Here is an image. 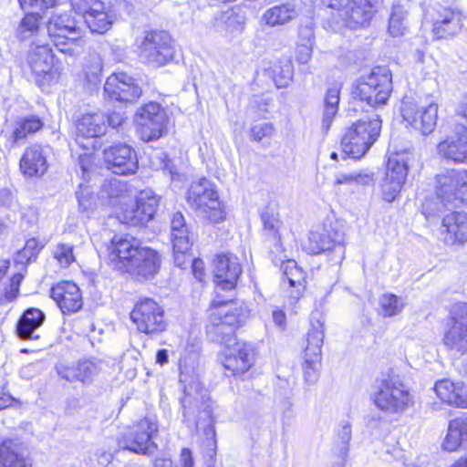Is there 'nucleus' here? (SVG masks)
<instances>
[{
  "label": "nucleus",
  "instance_id": "nucleus-1",
  "mask_svg": "<svg viewBox=\"0 0 467 467\" xmlns=\"http://www.w3.org/2000/svg\"><path fill=\"white\" fill-rule=\"evenodd\" d=\"M109 260L114 268L148 278L160 268L157 252L142 247L139 241L127 235H115L108 248Z\"/></svg>",
  "mask_w": 467,
  "mask_h": 467
},
{
  "label": "nucleus",
  "instance_id": "nucleus-2",
  "mask_svg": "<svg viewBox=\"0 0 467 467\" xmlns=\"http://www.w3.org/2000/svg\"><path fill=\"white\" fill-rule=\"evenodd\" d=\"M330 9L327 26L335 32L356 30L369 25L381 0H320Z\"/></svg>",
  "mask_w": 467,
  "mask_h": 467
},
{
  "label": "nucleus",
  "instance_id": "nucleus-3",
  "mask_svg": "<svg viewBox=\"0 0 467 467\" xmlns=\"http://www.w3.org/2000/svg\"><path fill=\"white\" fill-rule=\"evenodd\" d=\"M392 90V77L386 67H375L371 72L361 77L352 88L351 97L353 109L359 107L368 111L366 107L375 109L385 105Z\"/></svg>",
  "mask_w": 467,
  "mask_h": 467
},
{
  "label": "nucleus",
  "instance_id": "nucleus-4",
  "mask_svg": "<svg viewBox=\"0 0 467 467\" xmlns=\"http://www.w3.org/2000/svg\"><path fill=\"white\" fill-rule=\"evenodd\" d=\"M381 130V119L373 113L353 122L341 139L343 159L359 160L377 141Z\"/></svg>",
  "mask_w": 467,
  "mask_h": 467
},
{
  "label": "nucleus",
  "instance_id": "nucleus-5",
  "mask_svg": "<svg viewBox=\"0 0 467 467\" xmlns=\"http://www.w3.org/2000/svg\"><path fill=\"white\" fill-rule=\"evenodd\" d=\"M187 202L198 216L205 220L216 223L224 219L225 213L222 208L218 192L214 184L206 178L192 182L188 190Z\"/></svg>",
  "mask_w": 467,
  "mask_h": 467
},
{
  "label": "nucleus",
  "instance_id": "nucleus-6",
  "mask_svg": "<svg viewBox=\"0 0 467 467\" xmlns=\"http://www.w3.org/2000/svg\"><path fill=\"white\" fill-rule=\"evenodd\" d=\"M371 399L378 409L389 414L402 413L413 402L404 384L390 377L376 381Z\"/></svg>",
  "mask_w": 467,
  "mask_h": 467
},
{
  "label": "nucleus",
  "instance_id": "nucleus-7",
  "mask_svg": "<svg viewBox=\"0 0 467 467\" xmlns=\"http://www.w3.org/2000/svg\"><path fill=\"white\" fill-rule=\"evenodd\" d=\"M308 250L313 254L327 253L332 264H341L345 258V232L340 223H331L311 232Z\"/></svg>",
  "mask_w": 467,
  "mask_h": 467
},
{
  "label": "nucleus",
  "instance_id": "nucleus-8",
  "mask_svg": "<svg viewBox=\"0 0 467 467\" xmlns=\"http://www.w3.org/2000/svg\"><path fill=\"white\" fill-rule=\"evenodd\" d=\"M139 50L140 60L154 67L170 63L176 51L171 35L163 30L146 31L139 45Z\"/></svg>",
  "mask_w": 467,
  "mask_h": 467
},
{
  "label": "nucleus",
  "instance_id": "nucleus-9",
  "mask_svg": "<svg viewBox=\"0 0 467 467\" xmlns=\"http://www.w3.org/2000/svg\"><path fill=\"white\" fill-rule=\"evenodd\" d=\"M192 386H184V397L181 400L182 408L183 421L188 427L195 426L196 428L203 425L205 433L213 434V429L212 400L205 391H198L199 385L196 387L195 395L189 392Z\"/></svg>",
  "mask_w": 467,
  "mask_h": 467
},
{
  "label": "nucleus",
  "instance_id": "nucleus-10",
  "mask_svg": "<svg viewBox=\"0 0 467 467\" xmlns=\"http://www.w3.org/2000/svg\"><path fill=\"white\" fill-rule=\"evenodd\" d=\"M400 112L404 121L422 135L433 132L438 120V105L434 102H417L406 96L401 100Z\"/></svg>",
  "mask_w": 467,
  "mask_h": 467
},
{
  "label": "nucleus",
  "instance_id": "nucleus-11",
  "mask_svg": "<svg viewBox=\"0 0 467 467\" xmlns=\"http://www.w3.org/2000/svg\"><path fill=\"white\" fill-rule=\"evenodd\" d=\"M130 316L131 322L140 333L153 337L166 329L164 310L151 298L140 299Z\"/></svg>",
  "mask_w": 467,
  "mask_h": 467
},
{
  "label": "nucleus",
  "instance_id": "nucleus-12",
  "mask_svg": "<svg viewBox=\"0 0 467 467\" xmlns=\"http://www.w3.org/2000/svg\"><path fill=\"white\" fill-rule=\"evenodd\" d=\"M310 322L311 328L307 333L303 371L306 383L313 384L318 378L321 348L324 341V323L320 320V314L317 312L311 315Z\"/></svg>",
  "mask_w": 467,
  "mask_h": 467
},
{
  "label": "nucleus",
  "instance_id": "nucleus-13",
  "mask_svg": "<svg viewBox=\"0 0 467 467\" xmlns=\"http://www.w3.org/2000/svg\"><path fill=\"white\" fill-rule=\"evenodd\" d=\"M157 432V421L153 418L146 417L125 432L119 439L118 444L119 448L138 454L151 453L156 448L152 438Z\"/></svg>",
  "mask_w": 467,
  "mask_h": 467
},
{
  "label": "nucleus",
  "instance_id": "nucleus-14",
  "mask_svg": "<svg viewBox=\"0 0 467 467\" xmlns=\"http://www.w3.org/2000/svg\"><path fill=\"white\" fill-rule=\"evenodd\" d=\"M140 139L144 141L159 140L166 130L167 114L157 102H150L138 109L135 115Z\"/></svg>",
  "mask_w": 467,
  "mask_h": 467
},
{
  "label": "nucleus",
  "instance_id": "nucleus-15",
  "mask_svg": "<svg viewBox=\"0 0 467 467\" xmlns=\"http://www.w3.org/2000/svg\"><path fill=\"white\" fill-rule=\"evenodd\" d=\"M436 194L448 210L467 195V171L451 169L436 177Z\"/></svg>",
  "mask_w": 467,
  "mask_h": 467
},
{
  "label": "nucleus",
  "instance_id": "nucleus-16",
  "mask_svg": "<svg viewBox=\"0 0 467 467\" xmlns=\"http://www.w3.org/2000/svg\"><path fill=\"white\" fill-rule=\"evenodd\" d=\"M453 0H434L431 7L432 32L437 39L448 38L456 36L462 27V14L451 6Z\"/></svg>",
  "mask_w": 467,
  "mask_h": 467
},
{
  "label": "nucleus",
  "instance_id": "nucleus-17",
  "mask_svg": "<svg viewBox=\"0 0 467 467\" xmlns=\"http://www.w3.org/2000/svg\"><path fill=\"white\" fill-rule=\"evenodd\" d=\"M159 197L150 189L140 191L135 204L127 206L119 215L122 223L131 226H144L151 221L159 205Z\"/></svg>",
  "mask_w": 467,
  "mask_h": 467
},
{
  "label": "nucleus",
  "instance_id": "nucleus-18",
  "mask_svg": "<svg viewBox=\"0 0 467 467\" xmlns=\"http://www.w3.org/2000/svg\"><path fill=\"white\" fill-rule=\"evenodd\" d=\"M443 342L450 349L467 353V303L456 304L451 308Z\"/></svg>",
  "mask_w": 467,
  "mask_h": 467
},
{
  "label": "nucleus",
  "instance_id": "nucleus-19",
  "mask_svg": "<svg viewBox=\"0 0 467 467\" xmlns=\"http://www.w3.org/2000/svg\"><path fill=\"white\" fill-rule=\"evenodd\" d=\"M142 93L136 80L125 72L110 75L104 85V95L110 100L123 103L136 101Z\"/></svg>",
  "mask_w": 467,
  "mask_h": 467
},
{
  "label": "nucleus",
  "instance_id": "nucleus-20",
  "mask_svg": "<svg viewBox=\"0 0 467 467\" xmlns=\"http://www.w3.org/2000/svg\"><path fill=\"white\" fill-rule=\"evenodd\" d=\"M254 349L249 343L239 341L226 347L222 364L227 376H242L252 367Z\"/></svg>",
  "mask_w": 467,
  "mask_h": 467
},
{
  "label": "nucleus",
  "instance_id": "nucleus-21",
  "mask_svg": "<svg viewBox=\"0 0 467 467\" xmlns=\"http://www.w3.org/2000/svg\"><path fill=\"white\" fill-rule=\"evenodd\" d=\"M103 153L108 169L115 174H133L139 168L136 151L126 143L114 144L105 149Z\"/></svg>",
  "mask_w": 467,
  "mask_h": 467
},
{
  "label": "nucleus",
  "instance_id": "nucleus-22",
  "mask_svg": "<svg viewBox=\"0 0 467 467\" xmlns=\"http://www.w3.org/2000/svg\"><path fill=\"white\" fill-rule=\"evenodd\" d=\"M242 271L237 256L233 254H218L214 260L213 269L217 294L219 291L234 290Z\"/></svg>",
  "mask_w": 467,
  "mask_h": 467
},
{
  "label": "nucleus",
  "instance_id": "nucleus-23",
  "mask_svg": "<svg viewBox=\"0 0 467 467\" xmlns=\"http://www.w3.org/2000/svg\"><path fill=\"white\" fill-rule=\"evenodd\" d=\"M27 62L38 86H43L52 80L54 54L48 44L31 46Z\"/></svg>",
  "mask_w": 467,
  "mask_h": 467
},
{
  "label": "nucleus",
  "instance_id": "nucleus-24",
  "mask_svg": "<svg viewBox=\"0 0 467 467\" xmlns=\"http://www.w3.org/2000/svg\"><path fill=\"white\" fill-rule=\"evenodd\" d=\"M408 164L402 156L390 157L387 162L385 178L382 183L384 200L392 202L399 194L408 174Z\"/></svg>",
  "mask_w": 467,
  "mask_h": 467
},
{
  "label": "nucleus",
  "instance_id": "nucleus-25",
  "mask_svg": "<svg viewBox=\"0 0 467 467\" xmlns=\"http://www.w3.org/2000/svg\"><path fill=\"white\" fill-rule=\"evenodd\" d=\"M49 146L33 144L27 147L20 160V170L26 177H40L48 168L47 156L50 153Z\"/></svg>",
  "mask_w": 467,
  "mask_h": 467
},
{
  "label": "nucleus",
  "instance_id": "nucleus-26",
  "mask_svg": "<svg viewBox=\"0 0 467 467\" xmlns=\"http://www.w3.org/2000/svg\"><path fill=\"white\" fill-rule=\"evenodd\" d=\"M50 296L57 303L63 314L76 313L83 306L79 287L73 282L64 281L52 286Z\"/></svg>",
  "mask_w": 467,
  "mask_h": 467
},
{
  "label": "nucleus",
  "instance_id": "nucleus-27",
  "mask_svg": "<svg viewBox=\"0 0 467 467\" xmlns=\"http://www.w3.org/2000/svg\"><path fill=\"white\" fill-rule=\"evenodd\" d=\"M438 154L455 164L467 163V129L447 137L437 145Z\"/></svg>",
  "mask_w": 467,
  "mask_h": 467
},
{
  "label": "nucleus",
  "instance_id": "nucleus-28",
  "mask_svg": "<svg viewBox=\"0 0 467 467\" xmlns=\"http://www.w3.org/2000/svg\"><path fill=\"white\" fill-rule=\"evenodd\" d=\"M441 234L449 245L467 241V213L452 212L446 214L441 222Z\"/></svg>",
  "mask_w": 467,
  "mask_h": 467
},
{
  "label": "nucleus",
  "instance_id": "nucleus-29",
  "mask_svg": "<svg viewBox=\"0 0 467 467\" xmlns=\"http://www.w3.org/2000/svg\"><path fill=\"white\" fill-rule=\"evenodd\" d=\"M44 127L43 119L34 114L19 118L14 124V130L8 138L11 149L25 144L27 137L34 135Z\"/></svg>",
  "mask_w": 467,
  "mask_h": 467
},
{
  "label": "nucleus",
  "instance_id": "nucleus-30",
  "mask_svg": "<svg viewBox=\"0 0 467 467\" xmlns=\"http://www.w3.org/2000/svg\"><path fill=\"white\" fill-rule=\"evenodd\" d=\"M46 319L45 313L36 307H29L24 311L17 321L16 333L20 339H38L37 329Z\"/></svg>",
  "mask_w": 467,
  "mask_h": 467
},
{
  "label": "nucleus",
  "instance_id": "nucleus-31",
  "mask_svg": "<svg viewBox=\"0 0 467 467\" xmlns=\"http://www.w3.org/2000/svg\"><path fill=\"white\" fill-rule=\"evenodd\" d=\"M434 390L441 401L460 408H467V388L449 379L438 380Z\"/></svg>",
  "mask_w": 467,
  "mask_h": 467
},
{
  "label": "nucleus",
  "instance_id": "nucleus-32",
  "mask_svg": "<svg viewBox=\"0 0 467 467\" xmlns=\"http://www.w3.org/2000/svg\"><path fill=\"white\" fill-rule=\"evenodd\" d=\"M106 131V115L102 112L85 113L77 120L78 137L97 138Z\"/></svg>",
  "mask_w": 467,
  "mask_h": 467
},
{
  "label": "nucleus",
  "instance_id": "nucleus-33",
  "mask_svg": "<svg viewBox=\"0 0 467 467\" xmlns=\"http://www.w3.org/2000/svg\"><path fill=\"white\" fill-rule=\"evenodd\" d=\"M465 442H467V415L464 414L449 422L442 447L448 451H455Z\"/></svg>",
  "mask_w": 467,
  "mask_h": 467
},
{
  "label": "nucleus",
  "instance_id": "nucleus-34",
  "mask_svg": "<svg viewBox=\"0 0 467 467\" xmlns=\"http://www.w3.org/2000/svg\"><path fill=\"white\" fill-rule=\"evenodd\" d=\"M232 304V297L223 299L220 294H217L216 297L213 301V306L214 307V310L213 311L212 315L219 316L222 319V322L226 325V327L233 328L234 333L235 334L236 327L242 324L243 320L237 308H234Z\"/></svg>",
  "mask_w": 467,
  "mask_h": 467
},
{
  "label": "nucleus",
  "instance_id": "nucleus-35",
  "mask_svg": "<svg viewBox=\"0 0 467 467\" xmlns=\"http://www.w3.org/2000/svg\"><path fill=\"white\" fill-rule=\"evenodd\" d=\"M206 334L210 341L230 347L236 341L233 328L226 327L219 316L210 315L206 325Z\"/></svg>",
  "mask_w": 467,
  "mask_h": 467
},
{
  "label": "nucleus",
  "instance_id": "nucleus-36",
  "mask_svg": "<svg viewBox=\"0 0 467 467\" xmlns=\"http://www.w3.org/2000/svg\"><path fill=\"white\" fill-rule=\"evenodd\" d=\"M47 32L49 36H66L70 35H79L80 28L74 16L70 14L53 15L47 24Z\"/></svg>",
  "mask_w": 467,
  "mask_h": 467
},
{
  "label": "nucleus",
  "instance_id": "nucleus-37",
  "mask_svg": "<svg viewBox=\"0 0 467 467\" xmlns=\"http://www.w3.org/2000/svg\"><path fill=\"white\" fill-rule=\"evenodd\" d=\"M1 467H30L22 453L20 444L13 440H6L0 445Z\"/></svg>",
  "mask_w": 467,
  "mask_h": 467
},
{
  "label": "nucleus",
  "instance_id": "nucleus-38",
  "mask_svg": "<svg viewBox=\"0 0 467 467\" xmlns=\"http://www.w3.org/2000/svg\"><path fill=\"white\" fill-rule=\"evenodd\" d=\"M297 11L296 5L291 2L276 5L267 9L264 15L263 19L271 26L285 25L296 18Z\"/></svg>",
  "mask_w": 467,
  "mask_h": 467
},
{
  "label": "nucleus",
  "instance_id": "nucleus-39",
  "mask_svg": "<svg viewBox=\"0 0 467 467\" xmlns=\"http://www.w3.org/2000/svg\"><path fill=\"white\" fill-rule=\"evenodd\" d=\"M351 438V423L347 420H341L338 426L334 430L332 451L335 454V456L343 457V459H348Z\"/></svg>",
  "mask_w": 467,
  "mask_h": 467
},
{
  "label": "nucleus",
  "instance_id": "nucleus-40",
  "mask_svg": "<svg viewBox=\"0 0 467 467\" xmlns=\"http://www.w3.org/2000/svg\"><path fill=\"white\" fill-rule=\"evenodd\" d=\"M340 88L333 86L327 88L324 98V109L321 128L327 133L333 122L334 118L338 112V106L340 101Z\"/></svg>",
  "mask_w": 467,
  "mask_h": 467
},
{
  "label": "nucleus",
  "instance_id": "nucleus-41",
  "mask_svg": "<svg viewBox=\"0 0 467 467\" xmlns=\"http://www.w3.org/2000/svg\"><path fill=\"white\" fill-rule=\"evenodd\" d=\"M408 15L409 12L403 5L397 3L391 6L388 26V32L391 36L399 37L406 34L409 27Z\"/></svg>",
  "mask_w": 467,
  "mask_h": 467
},
{
  "label": "nucleus",
  "instance_id": "nucleus-42",
  "mask_svg": "<svg viewBox=\"0 0 467 467\" xmlns=\"http://www.w3.org/2000/svg\"><path fill=\"white\" fill-rule=\"evenodd\" d=\"M172 248L174 253V261L176 265L182 267L184 261H181V257L190 250L192 246V237L190 227L171 232Z\"/></svg>",
  "mask_w": 467,
  "mask_h": 467
},
{
  "label": "nucleus",
  "instance_id": "nucleus-43",
  "mask_svg": "<svg viewBox=\"0 0 467 467\" xmlns=\"http://www.w3.org/2000/svg\"><path fill=\"white\" fill-rule=\"evenodd\" d=\"M84 21L92 33L98 34L107 32L113 23L112 16L106 11L103 2L100 8L95 9V12L91 15L88 14Z\"/></svg>",
  "mask_w": 467,
  "mask_h": 467
},
{
  "label": "nucleus",
  "instance_id": "nucleus-44",
  "mask_svg": "<svg viewBox=\"0 0 467 467\" xmlns=\"http://www.w3.org/2000/svg\"><path fill=\"white\" fill-rule=\"evenodd\" d=\"M280 269L283 272V281L287 282L289 286L296 288L297 292L300 291L301 287H304L305 284V273L301 267H299L295 260L282 261Z\"/></svg>",
  "mask_w": 467,
  "mask_h": 467
},
{
  "label": "nucleus",
  "instance_id": "nucleus-45",
  "mask_svg": "<svg viewBox=\"0 0 467 467\" xmlns=\"http://www.w3.org/2000/svg\"><path fill=\"white\" fill-rule=\"evenodd\" d=\"M41 18L38 12H27L17 27V37L20 40H27L35 36L39 30Z\"/></svg>",
  "mask_w": 467,
  "mask_h": 467
},
{
  "label": "nucleus",
  "instance_id": "nucleus-46",
  "mask_svg": "<svg viewBox=\"0 0 467 467\" xmlns=\"http://www.w3.org/2000/svg\"><path fill=\"white\" fill-rule=\"evenodd\" d=\"M102 61L99 56L91 55L86 62L84 75L87 84L90 89L97 88L102 80Z\"/></svg>",
  "mask_w": 467,
  "mask_h": 467
},
{
  "label": "nucleus",
  "instance_id": "nucleus-47",
  "mask_svg": "<svg viewBox=\"0 0 467 467\" xmlns=\"http://www.w3.org/2000/svg\"><path fill=\"white\" fill-rule=\"evenodd\" d=\"M126 192L125 185L117 179L106 181L100 190V197L102 200L108 199L107 203L110 206L119 204V199Z\"/></svg>",
  "mask_w": 467,
  "mask_h": 467
},
{
  "label": "nucleus",
  "instance_id": "nucleus-48",
  "mask_svg": "<svg viewBox=\"0 0 467 467\" xmlns=\"http://www.w3.org/2000/svg\"><path fill=\"white\" fill-rule=\"evenodd\" d=\"M379 313L386 317L400 314L404 306L401 297L394 294H383L379 300Z\"/></svg>",
  "mask_w": 467,
  "mask_h": 467
},
{
  "label": "nucleus",
  "instance_id": "nucleus-49",
  "mask_svg": "<svg viewBox=\"0 0 467 467\" xmlns=\"http://www.w3.org/2000/svg\"><path fill=\"white\" fill-rule=\"evenodd\" d=\"M294 68L290 60L280 61L272 68V78L278 88H285L292 80Z\"/></svg>",
  "mask_w": 467,
  "mask_h": 467
},
{
  "label": "nucleus",
  "instance_id": "nucleus-50",
  "mask_svg": "<svg viewBox=\"0 0 467 467\" xmlns=\"http://www.w3.org/2000/svg\"><path fill=\"white\" fill-rule=\"evenodd\" d=\"M80 369V382L85 385L92 383L101 370V361L98 358L78 360Z\"/></svg>",
  "mask_w": 467,
  "mask_h": 467
},
{
  "label": "nucleus",
  "instance_id": "nucleus-51",
  "mask_svg": "<svg viewBox=\"0 0 467 467\" xmlns=\"http://www.w3.org/2000/svg\"><path fill=\"white\" fill-rule=\"evenodd\" d=\"M76 197L79 211L88 213L94 211L96 207V197L88 185L79 184L76 192Z\"/></svg>",
  "mask_w": 467,
  "mask_h": 467
},
{
  "label": "nucleus",
  "instance_id": "nucleus-52",
  "mask_svg": "<svg viewBox=\"0 0 467 467\" xmlns=\"http://www.w3.org/2000/svg\"><path fill=\"white\" fill-rule=\"evenodd\" d=\"M358 183L362 185H369L373 182V174L363 171H356L351 173H338L336 176L337 184Z\"/></svg>",
  "mask_w": 467,
  "mask_h": 467
},
{
  "label": "nucleus",
  "instance_id": "nucleus-53",
  "mask_svg": "<svg viewBox=\"0 0 467 467\" xmlns=\"http://www.w3.org/2000/svg\"><path fill=\"white\" fill-rule=\"evenodd\" d=\"M261 221L265 232H266L269 236L276 238L281 225L277 213L266 209L261 213Z\"/></svg>",
  "mask_w": 467,
  "mask_h": 467
},
{
  "label": "nucleus",
  "instance_id": "nucleus-54",
  "mask_svg": "<svg viewBox=\"0 0 467 467\" xmlns=\"http://www.w3.org/2000/svg\"><path fill=\"white\" fill-rule=\"evenodd\" d=\"M101 3V0H71V7L85 20L88 14L91 15L95 9L100 8Z\"/></svg>",
  "mask_w": 467,
  "mask_h": 467
},
{
  "label": "nucleus",
  "instance_id": "nucleus-55",
  "mask_svg": "<svg viewBox=\"0 0 467 467\" xmlns=\"http://www.w3.org/2000/svg\"><path fill=\"white\" fill-rule=\"evenodd\" d=\"M57 375L68 382H80V369L78 361L76 364H57L56 366Z\"/></svg>",
  "mask_w": 467,
  "mask_h": 467
},
{
  "label": "nucleus",
  "instance_id": "nucleus-56",
  "mask_svg": "<svg viewBox=\"0 0 467 467\" xmlns=\"http://www.w3.org/2000/svg\"><path fill=\"white\" fill-rule=\"evenodd\" d=\"M197 358L198 354L195 351L181 357L179 366L181 371L180 381L182 383L186 382L187 377L191 373L194 372V368L197 364Z\"/></svg>",
  "mask_w": 467,
  "mask_h": 467
},
{
  "label": "nucleus",
  "instance_id": "nucleus-57",
  "mask_svg": "<svg viewBox=\"0 0 467 467\" xmlns=\"http://www.w3.org/2000/svg\"><path fill=\"white\" fill-rule=\"evenodd\" d=\"M54 257L62 267L69 266L75 261L73 246L67 244H59L54 251Z\"/></svg>",
  "mask_w": 467,
  "mask_h": 467
},
{
  "label": "nucleus",
  "instance_id": "nucleus-58",
  "mask_svg": "<svg viewBox=\"0 0 467 467\" xmlns=\"http://www.w3.org/2000/svg\"><path fill=\"white\" fill-rule=\"evenodd\" d=\"M41 250V246L39 245V242L36 238H30L26 240L24 248L18 253V257L22 259H26L27 262H30L32 259H35Z\"/></svg>",
  "mask_w": 467,
  "mask_h": 467
},
{
  "label": "nucleus",
  "instance_id": "nucleus-59",
  "mask_svg": "<svg viewBox=\"0 0 467 467\" xmlns=\"http://www.w3.org/2000/svg\"><path fill=\"white\" fill-rule=\"evenodd\" d=\"M307 41L305 44L298 45L296 51V60L300 64H306L312 56L311 36H313L310 29H306Z\"/></svg>",
  "mask_w": 467,
  "mask_h": 467
},
{
  "label": "nucleus",
  "instance_id": "nucleus-60",
  "mask_svg": "<svg viewBox=\"0 0 467 467\" xmlns=\"http://www.w3.org/2000/svg\"><path fill=\"white\" fill-rule=\"evenodd\" d=\"M56 47L64 54H72L73 46L78 41V36H50Z\"/></svg>",
  "mask_w": 467,
  "mask_h": 467
},
{
  "label": "nucleus",
  "instance_id": "nucleus-61",
  "mask_svg": "<svg viewBox=\"0 0 467 467\" xmlns=\"http://www.w3.org/2000/svg\"><path fill=\"white\" fill-rule=\"evenodd\" d=\"M21 8L26 12H37L52 7L56 0H18Z\"/></svg>",
  "mask_w": 467,
  "mask_h": 467
},
{
  "label": "nucleus",
  "instance_id": "nucleus-62",
  "mask_svg": "<svg viewBox=\"0 0 467 467\" xmlns=\"http://www.w3.org/2000/svg\"><path fill=\"white\" fill-rule=\"evenodd\" d=\"M274 132L273 124L270 122H263L254 125L250 130L252 140L260 141L265 137H270Z\"/></svg>",
  "mask_w": 467,
  "mask_h": 467
},
{
  "label": "nucleus",
  "instance_id": "nucleus-63",
  "mask_svg": "<svg viewBox=\"0 0 467 467\" xmlns=\"http://www.w3.org/2000/svg\"><path fill=\"white\" fill-rule=\"evenodd\" d=\"M190 227L181 212L173 213L171 217V232Z\"/></svg>",
  "mask_w": 467,
  "mask_h": 467
},
{
  "label": "nucleus",
  "instance_id": "nucleus-64",
  "mask_svg": "<svg viewBox=\"0 0 467 467\" xmlns=\"http://www.w3.org/2000/svg\"><path fill=\"white\" fill-rule=\"evenodd\" d=\"M182 467H194L192 453L190 449L184 448L181 452Z\"/></svg>",
  "mask_w": 467,
  "mask_h": 467
}]
</instances>
